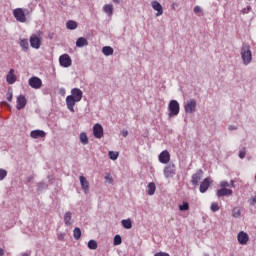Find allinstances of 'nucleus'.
Wrapping results in <instances>:
<instances>
[{
	"label": "nucleus",
	"instance_id": "obj_1",
	"mask_svg": "<svg viewBox=\"0 0 256 256\" xmlns=\"http://www.w3.org/2000/svg\"><path fill=\"white\" fill-rule=\"evenodd\" d=\"M81 99H83V91L79 88H73L71 90V95L66 97L67 109H69L71 113H75V104L79 103Z\"/></svg>",
	"mask_w": 256,
	"mask_h": 256
},
{
	"label": "nucleus",
	"instance_id": "obj_2",
	"mask_svg": "<svg viewBox=\"0 0 256 256\" xmlns=\"http://www.w3.org/2000/svg\"><path fill=\"white\" fill-rule=\"evenodd\" d=\"M241 57L244 65H249L251 60L253 59V55L251 54V48L249 45H243L241 48Z\"/></svg>",
	"mask_w": 256,
	"mask_h": 256
},
{
	"label": "nucleus",
	"instance_id": "obj_3",
	"mask_svg": "<svg viewBox=\"0 0 256 256\" xmlns=\"http://www.w3.org/2000/svg\"><path fill=\"white\" fill-rule=\"evenodd\" d=\"M169 117H177L179 111H181V106L177 100H171L168 104Z\"/></svg>",
	"mask_w": 256,
	"mask_h": 256
},
{
	"label": "nucleus",
	"instance_id": "obj_4",
	"mask_svg": "<svg viewBox=\"0 0 256 256\" xmlns=\"http://www.w3.org/2000/svg\"><path fill=\"white\" fill-rule=\"evenodd\" d=\"M175 173H177L175 164L171 163L164 167L163 174H164V177H166V179H171L175 177Z\"/></svg>",
	"mask_w": 256,
	"mask_h": 256
},
{
	"label": "nucleus",
	"instance_id": "obj_5",
	"mask_svg": "<svg viewBox=\"0 0 256 256\" xmlns=\"http://www.w3.org/2000/svg\"><path fill=\"white\" fill-rule=\"evenodd\" d=\"M13 15L16 21H19V23H26L27 22V16H25V11L23 8H16L13 10Z\"/></svg>",
	"mask_w": 256,
	"mask_h": 256
},
{
	"label": "nucleus",
	"instance_id": "obj_6",
	"mask_svg": "<svg viewBox=\"0 0 256 256\" xmlns=\"http://www.w3.org/2000/svg\"><path fill=\"white\" fill-rule=\"evenodd\" d=\"M28 83L32 89H41L43 87V81L37 76L31 77Z\"/></svg>",
	"mask_w": 256,
	"mask_h": 256
},
{
	"label": "nucleus",
	"instance_id": "obj_7",
	"mask_svg": "<svg viewBox=\"0 0 256 256\" xmlns=\"http://www.w3.org/2000/svg\"><path fill=\"white\" fill-rule=\"evenodd\" d=\"M59 63L61 67H71L73 61L71 60V56L69 54H63L59 57Z\"/></svg>",
	"mask_w": 256,
	"mask_h": 256
},
{
	"label": "nucleus",
	"instance_id": "obj_8",
	"mask_svg": "<svg viewBox=\"0 0 256 256\" xmlns=\"http://www.w3.org/2000/svg\"><path fill=\"white\" fill-rule=\"evenodd\" d=\"M16 103V109L18 111H21V109H25V107L27 106V98L25 97V95H19L17 97Z\"/></svg>",
	"mask_w": 256,
	"mask_h": 256
},
{
	"label": "nucleus",
	"instance_id": "obj_9",
	"mask_svg": "<svg viewBox=\"0 0 256 256\" xmlns=\"http://www.w3.org/2000/svg\"><path fill=\"white\" fill-rule=\"evenodd\" d=\"M93 135L96 139H102L104 132H103V126L99 123H96L93 126Z\"/></svg>",
	"mask_w": 256,
	"mask_h": 256
},
{
	"label": "nucleus",
	"instance_id": "obj_10",
	"mask_svg": "<svg viewBox=\"0 0 256 256\" xmlns=\"http://www.w3.org/2000/svg\"><path fill=\"white\" fill-rule=\"evenodd\" d=\"M158 159L163 165H167L171 161V154L169 151L164 150L159 154Z\"/></svg>",
	"mask_w": 256,
	"mask_h": 256
},
{
	"label": "nucleus",
	"instance_id": "obj_11",
	"mask_svg": "<svg viewBox=\"0 0 256 256\" xmlns=\"http://www.w3.org/2000/svg\"><path fill=\"white\" fill-rule=\"evenodd\" d=\"M186 113H195V110L197 109V102L192 99L187 102V104L184 106Z\"/></svg>",
	"mask_w": 256,
	"mask_h": 256
},
{
	"label": "nucleus",
	"instance_id": "obj_12",
	"mask_svg": "<svg viewBox=\"0 0 256 256\" xmlns=\"http://www.w3.org/2000/svg\"><path fill=\"white\" fill-rule=\"evenodd\" d=\"M202 177H203V170L201 169L197 170V172L192 175V180H191L192 185H194V187H197Z\"/></svg>",
	"mask_w": 256,
	"mask_h": 256
},
{
	"label": "nucleus",
	"instance_id": "obj_13",
	"mask_svg": "<svg viewBox=\"0 0 256 256\" xmlns=\"http://www.w3.org/2000/svg\"><path fill=\"white\" fill-rule=\"evenodd\" d=\"M212 183H213V180H211V178L209 177L205 178L200 184V193H205L207 189L211 187Z\"/></svg>",
	"mask_w": 256,
	"mask_h": 256
},
{
	"label": "nucleus",
	"instance_id": "obj_14",
	"mask_svg": "<svg viewBox=\"0 0 256 256\" xmlns=\"http://www.w3.org/2000/svg\"><path fill=\"white\" fill-rule=\"evenodd\" d=\"M217 197H231L233 195V190L229 188H220L216 191Z\"/></svg>",
	"mask_w": 256,
	"mask_h": 256
},
{
	"label": "nucleus",
	"instance_id": "obj_15",
	"mask_svg": "<svg viewBox=\"0 0 256 256\" xmlns=\"http://www.w3.org/2000/svg\"><path fill=\"white\" fill-rule=\"evenodd\" d=\"M6 81L8 85H13L17 81V76L15 75V69H10L6 75Z\"/></svg>",
	"mask_w": 256,
	"mask_h": 256
},
{
	"label": "nucleus",
	"instance_id": "obj_16",
	"mask_svg": "<svg viewBox=\"0 0 256 256\" xmlns=\"http://www.w3.org/2000/svg\"><path fill=\"white\" fill-rule=\"evenodd\" d=\"M237 240L240 245H247V243L249 242V235L244 231H241L240 233H238Z\"/></svg>",
	"mask_w": 256,
	"mask_h": 256
},
{
	"label": "nucleus",
	"instance_id": "obj_17",
	"mask_svg": "<svg viewBox=\"0 0 256 256\" xmlns=\"http://www.w3.org/2000/svg\"><path fill=\"white\" fill-rule=\"evenodd\" d=\"M151 5L154 11H157L156 17H161V15H163V6L161 5V3H159L158 1H153Z\"/></svg>",
	"mask_w": 256,
	"mask_h": 256
},
{
	"label": "nucleus",
	"instance_id": "obj_18",
	"mask_svg": "<svg viewBox=\"0 0 256 256\" xmlns=\"http://www.w3.org/2000/svg\"><path fill=\"white\" fill-rule=\"evenodd\" d=\"M30 45L33 47V49H39V47H41V39H39V37L36 35H32L30 37Z\"/></svg>",
	"mask_w": 256,
	"mask_h": 256
},
{
	"label": "nucleus",
	"instance_id": "obj_19",
	"mask_svg": "<svg viewBox=\"0 0 256 256\" xmlns=\"http://www.w3.org/2000/svg\"><path fill=\"white\" fill-rule=\"evenodd\" d=\"M47 136V133H45V131L43 130H33L31 133H30V137L32 139H43L44 137Z\"/></svg>",
	"mask_w": 256,
	"mask_h": 256
},
{
	"label": "nucleus",
	"instance_id": "obj_20",
	"mask_svg": "<svg viewBox=\"0 0 256 256\" xmlns=\"http://www.w3.org/2000/svg\"><path fill=\"white\" fill-rule=\"evenodd\" d=\"M80 185L84 191V193H89V181L85 176H80Z\"/></svg>",
	"mask_w": 256,
	"mask_h": 256
},
{
	"label": "nucleus",
	"instance_id": "obj_21",
	"mask_svg": "<svg viewBox=\"0 0 256 256\" xmlns=\"http://www.w3.org/2000/svg\"><path fill=\"white\" fill-rule=\"evenodd\" d=\"M103 11H104V13H106V15H108V17H112L113 16V4H105L103 6Z\"/></svg>",
	"mask_w": 256,
	"mask_h": 256
},
{
	"label": "nucleus",
	"instance_id": "obj_22",
	"mask_svg": "<svg viewBox=\"0 0 256 256\" xmlns=\"http://www.w3.org/2000/svg\"><path fill=\"white\" fill-rule=\"evenodd\" d=\"M89 45V42L84 37H80L76 41V47H86Z\"/></svg>",
	"mask_w": 256,
	"mask_h": 256
},
{
	"label": "nucleus",
	"instance_id": "obj_23",
	"mask_svg": "<svg viewBox=\"0 0 256 256\" xmlns=\"http://www.w3.org/2000/svg\"><path fill=\"white\" fill-rule=\"evenodd\" d=\"M102 53H103V55H105L106 57H109V56L113 55L114 50H113V48L110 47V46H104V47L102 48Z\"/></svg>",
	"mask_w": 256,
	"mask_h": 256
},
{
	"label": "nucleus",
	"instance_id": "obj_24",
	"mask_svg": "<svg viewBox=\"0 0 256 256\" xmlns=\"http://www.w3.org/2000/svg\"><path fill=\"white\" fill-rule=\"evenodd\" d=\"M78 23L74 20H69L67 23H66V27L67 29H69L70 31H73L75 29H77L78 27Z\"/></svg>",
	"mask_w": 256,
	"mask_h": 256
},
{
	"label": "nucleus",
	"instance_id": "obj_25",
	"mask_svg": "<svg viewBox=\"0 0 256 256\" xmlns=\"http://www.w3.org/2000/svg\"><path fill=\"white\" fill-rule=\"evenodd\" d=\"M79 139H80V143H82V145L89 144V137H87V133H85V132L80 133Z\"/></svg>",
	"mask_w": 256,
	"mask_h": 256
},
{
	"label": "nucleus",
	"instance_id": "obj_26",
	"mask_svg": "<svg viewBox=\"0 0 256 256\" xmlns=\"http://www.w3.org/2000/svg\"><path fill=\"white\" fill-rule=\"evenodd\" d=\"M156 189H157V187L155 186V183L150 182L148 184V195H155Z\"/></svg>",
	"mask_w": 256,
	"mask_h": 256
},
{
	"label": "nucleus",
	"instance_id": "obj_27",
	"mask_svg": "<svg viewBox=\"0 0 256 256\" xmlns=\"http://www.w3.org/2000/svg\"><path fill=\"white\" fill-rule=\"evenodd\" d=\"M71 217H72L71 212H66L65 213V215H64V223H65V225H67V226L72 225Z\"/></svg>",
	"mask_w": 256,
	"mask_h": 256
},
{
	"label": "nucleus",
	"instance_id": "obj_28",
	"mask_svg": "<svg viewBox=\"0 0 256 256\" xmlns=\"http://www.w3.org/2000/svg\"><path fill=\"white\" fill-rule=\"evenodd\" d=\"M122 226L124 229H131L133 227V223L131 222V219H125L122 220Z\"/></svg>",
	"mask_w": 256,
	"mask_h": 256
},
{
	"label": "nucleus",
	"instance_id": "obj_29",
	"mask_svg": "<svg viewBox=\"0 0 256 256\" xmlns=\"http://www.w3.org/2000/svg\"><path fill=\"white\" fill-rule=\"evenodd\" d=\"M73 237L76 239V241H79L81 239V228L76 227L73 231Z\"/></svg>",
	"mask_w": 256,
	"mask_h": 256
},
{
	"label": "nucleus",
	"instance_id": "obj_30",
	"mask_svg": "<svg viewBox=\"0 0 256 256\" xmlns=\"http://www.w3.org/2000/svg\"><path fill=\"white\" fill-rule=\"evenodd\" d=\"M20 47H22V49L24 51H28L29 50V41L27 39L20 40Z\"/></svg>",
	"mask_w": 256,
	"mask_h": 256
},
{
	"label": "nucleus",
	"instance_id": "obj_31",
	"mask_svg": "<svg viewBox=\"0 0 256 256\" xmlns=\"http://www.w3.org/2000/svg\"><path fill=\"white\" fill-rule=\"evenodd\" d=\"M232 216L235 217V218L241 217V208L240 207L233 208Z\"/></svg>",
	"mask_w": 256,
	"mask_h": 256
},
{
	"label": "nucleus",
	"instance_id": "obj_32",
	"mask_svg": "<svg viewBox=\"0 0 256 256\" xmlns=\"http://www.w3.org/2000/svg\"><path fill=\"white\" fill-rule=\"evenodd\" d=\"M123 243V239L121 238V235H116L114 237L113 245H121Z\"/></svg>",
	"mask_w": 256,
	"mask_h": 256
},
{
	"label": "nucleus",
	"instance_id": "obj_33",
	"mask_svg": "<svg viewBox=\"0 0 256 256\" xmlns=\"http://www.w3.org/2000/svg\"><path fill=\"white\" fill-rule=\"evenodd\" d=\"M219 209H220L219 203L213 202V203L211 204V211H212L213 213H217V211H219Z\"/></svg>",
	"mask_w": 256,
	"mask_h": 256
},
{
	"label": "nucleus",
	"instance_id": "obj_34",
	"mask_svg": "<svg viewBox=\"0 0 256 256\" xmlns=\"http://www.w3.org/2000/svg\"><path fill=\"white\" fill-rule=\"evenodd\" d=\"M88 248H89V249H92V250L97 249V241H95V240H90V241L88 242Z\"/></svg>",
	"mask_w": 256,
	"mask_h": 256
},
{
	"label": "nucleus",
	"instance_id": "obj_35",
	"mask_svg": "<svg viewBox=\"0 0 256 256\" xmlns=\"http://www.w3.org/2000/svg\"><path fill=\"white\" fill-rule=\"evenodd\" d=\"M108 155H109V158L112 159V161L117 160V157H119V153L118 152H113V151H110L108 153Z\"/></svg>",
	"mask_w": 256,
	"mask_h": 256
},
{
	"label": "nucleus",
	"instance_id": "obj_36",
	"mask_svg": "<svg viewBox=\"0 0 256 256\" xmlns=\"http://www.w3.org/2000/svg\"><path fill=\"white\" fill-rule=\"evenodd\" d=\"M180 211H189V203L183 202V204L179 205Z\"/></svg>",
	"mask_w": 256,
	"mask_h": 256
},
{
	"label": "nucleus",
	"instance_id": "obj_37",
	"mask_svg": "<svg viewBox=\"0 0 256 256\" xmlns=\"http://www.w3.org/2000/svg\"><path fill=\"white\" fill-rule=\"evenodd\" d=\"M7 177V170L5 169H0V181H3Z\"/></svg>",
	"mask_w": 256,
	"mask_h": 256
},
{
	"label": "nucleus",
	"instance_id": "obj_38",
	"mask_svg": "<svg viewBox=\"0 0 256 256\" xmlns=\"http://www.w3.org/2000/svg\"><path fill=\"white\" fill-rule=\"evenodd\" d=\"M220 187L227 189V187H230V184L227 181H222V182H220Z\"/></svg>",
	"mask_w": 256,
	"mask_h": 256
},
{
	"label": "nucleus",
	"instance_id": "obj_39",
	"mask_svg": "<svg viewBox=\"0 0 256 256\" xmlns=\"http://www.w3.org/2000/svg\"><path fill=\"white\" fill-rule=\"evenodd\" d=\"M245 155H247V152L245 151V148H243L242 150H240L239 152V157L241 159H245Z\"/></svg>",
	"mask_w": 256,
	"mask_h": 256
},
{
	"label": "nucleus",
	"instance_id": "obj_40",
	"mask_svg": "<svg viewBox=\"0 0 256 256\" xmlns=\"http://www.w3.org/2000/svg\"><path fill=\"white\" fill-rule=\"evenodd\" d=\"M105 181H107L108 183H113V177H111V174H106V176L104 177Z\"/></svg>",
	"mask_w": 256,
	"mask_h": 256
},
{
	"label": "nucleus",
	"instance_id": "obj_41",
	"mask_svg": "<svg viewBox=\"0 0 256 256\" xmlns=\"http://www.w3.org/2000/svg\"><path fill=\"white\" fill-rule=\"evenodd\" d=\"M6 97H7V101L9 102L13 101V92H8L6 94Z\"/></svg>",
	"mask_w": 256,
	"mask_h": 256
},
{
	"label": "nucleus",
	"instance_id": "obj_42",
	"mask_svg": "<svg viewBox=\"0 0 256 256\" xmlns=\"http://www.w3.org/2000/svg\"><path fill=\"white\" fill-rule=\"evenodd\" d=\"M203 12V9H201V6H195L194 7V13H202Z\"/></svg>",
	"mask_w": 256,
	"mask_h": 256
},
{
	"label": "nucleus",
	"instance_id": "obj_43",
	"mask_svg": "<svg viewBox=\"0 0 256 256\" xmlns=\"http://www.w3.org/2000/svg\"><path fill=\"white\" fill-rule=\"evenodd\" d=\"M154 256H169V254L165 252H158Z\"/></svg>",
	"mask_w": 256,
	"mask_h": 256
},
{
	"label": "nucleus",
	"instance_id": "obj_44",
	"mask_svg": "<svg viewBox=\"0 0 256 256\" xmlns=\"http://www.w3.org/2000/svg\"><path fill=\"white\" fill-rule=\"evenodd\" d=\"M250 204L251 205H255L256 204V196L251 199Z\"/></svg>",
	"mask_w": 256,
	"mask_h": 256
},
{
	"label": "nucleus",
	"instance_id": "obj_45",
	"mask_svg": "<svg viewBox=\"0 0 256 256\" xmlns=\"http://www.w3.org/2000/svg\"><path fill=\"white\" fill-rule=\"evenodd\" d=\"M122 135L124 137H127V135H129V132L127 130H122Z\"/></svg>",
	"mask_w": 256,
	"mask_h": 256
},
{
	"label": "nucleus",
	"instance_id": "obj_46",
	"mask_svg": "<svg viewBox=\"0 0 256 256\" xmlns=\"http://www.w3.org/2000/svg\"><path fill=\"white\" fill-rule=\"evenodd\" d=\"M5 255V250H3V248H0V256H4Z\"/></svg>",
	"mask_w": 256,
	"mask_h": 256
},
{
	"label": "nucleus",
	"instance_id": "obj_47",
	"mask_svg": "<svg viewBox=\"0 0 256 256\" xmlns=\"http://www.w3.org/2000/svg\"><path fill=\"white\" fill-rule=\"evenodd\" d=\"M113 3H115L116 5H119V3H121V0H112Z\"/></svg>",
	"mask_w": 256,
	"mask_h": 256
},
{
	"label": "nucleus",
	"instance_id": "obj_48",
	"mask_svg": "<svg viewBox=\"0 0 256 256\" xmlns=\"http://www.w3.org/2000/svg\"><path fill=\"white\" fill-rule=\"evenodd\" d=\"M230 187H235V181L233 180L230 181Z\"/></svg>",
	"mask_w": 256,
	"mask_h": 256
},
{
	"label": "nucleus",
	"instance_id": "obj_49",
	"mask_svg": "<svg viewBox=\"0 0 256 256\" xmlns=\"http://www.w3.org/2000/svg\"><path fill=\"white\" fill-rule=\"evenodd\" d=\"M230 130L236 129V128H232L231 126L229 127Z\"/></svg>",
	"mask_w": 256,
	"mask_h": 256
},
{
	"label": "nucleus",
	"instance_id": "obj_50",
	"mask_svg": "<svg viewBox=\"0 0 256 256\" xmlns=\"http://www.w3.org/2000/svg\"><path fill=\"white\" fill-rule=\"evenodd\" d=\"M22 256H29V254H23Z\"/></svg>",
	"mask_w": 256,
	"mask_h": 256
},
{
	"label": "nucleus",
	"instance_id": "obj_51",
	"mask_svg": "<svg viewBox=\"0 0 256 256\" xmlns=\"http://www.w3.org/2000/svg\"><path fill=\"white\" fill-rule=\"evenodd\" d=\"M59 239H63V237H62V236H60V237H59Z\"/></svg>",
	"mask_w": 256,
	"mask_h": 256
},
{
	"label": "nucleus",
	"instance_id": "obj_52",
	"mask_svg": "<svg viewBox=\"0 0 256 256\" xmlns=\"http://www.w3.org/2000/svg\"><path fill=\"white\" fill-rule=\"evenodd\" d=\"M59 239H63V237H62V236H60V237H59Z\"/></svg>",
	"mask_w": 256,
	"mask_h": 256
}]
</instances>
